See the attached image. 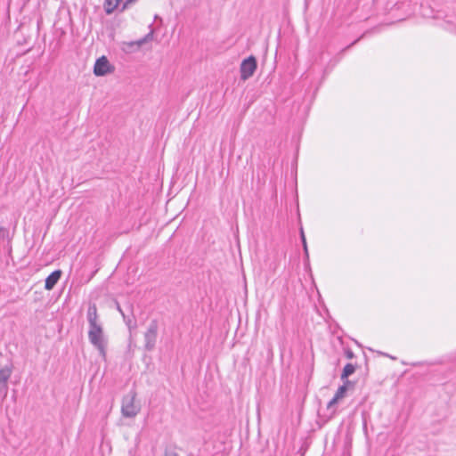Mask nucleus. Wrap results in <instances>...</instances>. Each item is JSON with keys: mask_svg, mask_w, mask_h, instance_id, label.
I'll return each instance as SVG.
<instances>
[{"mask_svg": "<svg viewBox=\"0 0 456 456\" xmlns=\"http://www.w3.org/2000/svg\"><path fill=\"white\" fill-rule=\"evenodd\" d=\"M7 232V230L3 228V227H0V233H3V235Z\"/></svg>", "mask_w": 456, "mask_h": 456, "instance_id": "18", "label": "nucleus"}, {"mask_svg": "<svg viewBox=\"0 0 456 456\" xmlns=\"http://www.w3.org/2000/svg\"><path fill=\"white\" fill-rule=\"evenodd\" d=\"M346 358H348V359H352V358H354V353H353V351H352V350L347 349V350L346 351Z\"/></svg>", "mask_w": 456, "mask_h": 456, "instance_id": "15", "label": "nucleus"}, {"mask_svg": "<svg viewBox=\"0 0 456 456\" xmlns=\"http://www.w3.org/2000/svg\"><path fill=\"white\" fill-rule=\"evenodd\" d=\"M124 320H125V322H126V324H127V325H129V324H130L131 320H130L129 318H126V319H124Z\"/></svg>", "mask_w": 456, "mask_h": 456, "instance_id": "20", "label": "nucleus"}, {"mask_svg": "<svg viewBox=\"0 0 456 456\" xmlns=\"http://www.w3.org/2000/svg\"><path fill=\"white\" fill-rule=\"evenodd\" d=\"M12 373V365H5L0 368V395L6 396L8 391V380Z\"/></svg>", "mask_w": 456, "mask_h": 456, "instance_id": "6", "label": "nucleus"}, {"mask_svg": "<svg viewBox=\"0 0 456 456\" xmlns=\"http://www.w3.org/2000/svg\"><path fill=\"white\" fill-rule=\"evenodd\" d=\"M118 310L121 313V314L123 315L124 319H126V315L124 314L123 311L121 310V308L119 306H118Z\"/></svg>", "mask_w": 456, "mask_h": 456, "instance_id": "19", "label": "nucleus"}, {"mask_svg": "<svg viewBox=\"0 0 456 456\" xmlns=\"http://www.w3.org/2000/svg\"><path fill=\"white\" fill-rule=\"evenodd\" d=\"M363 36L360 37L359 38H357L356 40H354L351 45H349L348 46H346L345 49H343V51H346L347 49H349L352 45H355Z\"/></svg>", "mask_w": 456, "mask_h": 456, "instance_id": "17", "label": "nucleus"}, {"mask_svg": "<svg viewBox=\"0 0 456 456\" xmlns=\"http://www.w3.org/2000/svg\"><path fill=\"white\" fill-rule=\"evenodd\" d=\"M88 339L90 343L99 351L101 356H106L107 338L104 336L101 324L89 326Z\"/></svg>", "mask_w": 456, "mask_h": 456, "instance_id": "1", "label": "nucleus"}, {"mask_svg": "<svg viewBox=\"0 0 456 456\" xmlns=\"http://www.w3.org/2000/svg\"><path fill=\"white\" fill-rule=\"evenodd\" d=\"M87 321H88L89 326L94 325V324H100V322H98L97 308L94 304L90 305L88 307Z\"/></svg>", "mask_w": 456, "mask_h": 456, "instance_id": "9", "label": "nucleus"}, {"mask_svg": "<svg viewBox=\"0 0 456 456\" xmlns=\"http://www.w3.org/2000/svg\"><path fill=\"white\" fill-rule=\"evenodd\" d=\"M256 68L257 62L256 59L254 56L251 55L247 59L243 60L240 68V78L244 81L248 79L250 77L253 76Z\"/></svg>", "mask_w": 456, "mask_h": 456, "instance_id": "4", "label": "nucleus"}, {"mask_svg": "<svg viewBox=\"0 0 456 456\" xmlns=\"http://www.w3.org/2000/svg\"><path fill=\"white\" fill-rule=\"evenodd\" d=\"M136 1L137 0H125L124 4L122 5L121 11L123 12L124 10L127 9L130 5L134 4Z\"/></svg>", "mask_w": 456, "mask_h": 456, "instance_id": "14", "label": "nucleus"}, {"mask_svg": "<svg viewBox=\"0 0 456 456\" xmlns=\"http://www.w3.org/2000/svg\"><path fill=\"white\" fill-rule=\"evenodd\" d=\"M158 322L156 320H152L144 333V348L146 351L151 352L154 349L158 337Z\"/></svg>", "mask_w": 456, "mask_h": 456, "instance_id": "3", "label": "nucleus"}, {"mask_svg": "<svg viewBox=\"0 0 456 456\" xmlns=\"http://www.w3.org/2000/svg\"><path fill=\"white\" fill-rule=\"evenodd\" d=\"M355 371V366L352 363H347L343 369L342 374H341V379L343 380H348L347 378L352 375Z\"/></svg>", "mask_w": 456, "mask_h": 456, "instance_id": "11", "label": "nucleus"}, {"mask_svg": "<svg viewBox=\"0 0 456 456\" xmlns=\"http://www.w3.org/2000/svg\"><path fill=\"white\" fill-rule=\"evenodd\" d=\"M153 38V29H151V31L145 36L143 37L142 38L135 41V42H132L130 43V45H137L138 47L142 46L143 44L152 40Z\"/></svg>", "mask_w": 456, "mask_h": 456, "instance_id": "12", "label": "nucleus"}, {"mask_svg": "<svg viewBox=\"0 0 456 456\" xmlns=\"http://www.w3.org/2000/svg\"><path fill=\"white\" fill-rule=\"evenodd\" d=\"M350 384V381L349 380H346L344 382V384L342 386H340L334 397L328 403V405H327V409L328 410H332V413L335 412V405L342 399L345 397L346 394V391H347V386Z\"/></svg>", "mask_w": 456, "mask_h": 456, "instance_id": "7", "label": "nucleus"}, {"mask_svg": "<svg viewBox=\"0 0 456 456\" xmlns=\"http://www.w3.org/2000/svg\"><path fill=\"white\" fill-rule=\"evenodd\" d=\"M123 0H105L104 11L107 14H111L120 4Z\"/></svg>", "mask_w": 456, "mask_h": 456, "instance_id": "10", "label": "nucleus"}, {"mask_svg": "<svg viewBox=\"0 0 456 456\" xmlns=\"http://www.w3.org/2000/svg\"><path fill=\"white\" fill-rule=\"evenodd\" d=\"M61 270H55L48 275L45 279V289L47 290L53 289L61 279Z\"/></svg>", "mask_w": 456, "mask_h": 456, "instance_id": "8", "label": "nucleus"}, {"mask_svg": "<svg viewBox=\"0 0 456 456\" xmlns=\"http://www.w3.org/2000/svg\"><path fill=\"white\" fill-rule=\"evenodd\" d=\"M300 237L302 240V244H303L305 254L306 256H308L307 244H306V240H305V236L303 228L300 229Z\"/></svg>", "mask_w": 456, "mask_h": 456, "instance_id": "13", "label": "nucleus"}, {"mask_svg": "<svg viewBox=\"0 0 456 456\" xmlns=\"http://www.w3.org/2000/svg\"><path fill=\"white\" fill-rule=\"evenodd\" d=\"M164 456H179L175 452H173V451H167L165 452V455Z\"/></svg>", "mask_w": 456, "mask_h": 456, "instance_id": "16", "label": "nucleus"}, {"mask_svg": "<svg viewBox=\"0 0 456 456\" xmlns=\"http://www.w3.org/2000/svg\"><path fill=\"white\" fill-rule=\"evenodd\" d=\"M140 405L135 403V394L130 393L122 399L121 412L126 418H134L140 411Z\"/></svg>", "mask_w": 456, "mask_h": 456, "instance_id": "2", "label": "nucleus"}, {"mask_svg": "<svg viewBox=\"0 0 456 456\" xmlns=\"http://www.w3.org/2000/svg\"><path fill=\"white\" fill-rule=\"evenodd\" d=\"M114 68L110 65L106 56L98 58L94 63V73L97 77L105 76L112 72Z\"/></svg>", "mask_w": 456, "mask_h": 456, "instance_id": "5", "label": "nucleus"}]
</instances>
